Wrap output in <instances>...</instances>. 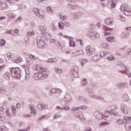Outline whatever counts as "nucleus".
I'll use <instances>...</instances> for the list:
<instances>
[{"label": "nucleus", "mask_w": 131, "mask_h": 131, "mask_svg": "<svg viewBox=\"0 0 131 131\" xmlns=\"http://www.w3.org/2000/svg\"><path fill=\"white\" fill-rule=\"evenodd\" d=\"M33 69L36 71H38V73H36L34 75V78L36 80L46 79L48 78V69L45 68L39 64H35L33 67Z\"/></svg>", "instance_id": "nucleus-1"}, {"label": "nucleus", "mask_w": 131, "mask_h": 131, "mask_svg": "<svg viewBox=\"0 0 131 131\" xmlns=\"http://www.w3.org/2000/svg\"><path fill=\"white\" fill-rule=\"evenodd\" d=\"M11 76L19 79L21 78V71L19 68H13L11 69Z\"/></svg>", "instance_id": "nucleus-2"}, {"label": "nucleus", "mask_w": 131, "mask_h": 131, "mask_svg": "<svg viewBox=\"0 0 131 131\" xmlns=\"http://www.w3.org/2000/svg\"><path fill=\"white\" fill-rule=\"evenodd\" d=\"M121 10L123 11L124 13L126 16H131V11L128 10V7L127 5H122L121 7Z\"/></svg>", "instance_id": "nucleus-3"}, {"label": "nucleus", "mask_w": 131, "mask_h": 131, "mask_svg": "<svg viewBox=\"0 0 131 131\" xmlns=\"http://www.w3.org/2000/svg\"><path fill=\"white\" fill-rule=\"evenodd\" d=\"M95 116L97 119H99V120H101V119H105V120H107V117H108L109 116L106 115V114H105L104 117V115L101 114V113L99 112H96L95 113Z\"/></svg>", "instance_id": "nucleus-4"}, {"label": "nucleus", "mask_w": 131, "mask_h": 131, "mask_svg": "<svg viewBox=\"0 0 131 131\" xmlns=\"http://www.w3.org/2000/svg\"><path fill=\"white\" fill-rule=\"evenodd\" d=\"M33 11L37 15V16H40L41 17H44L45 16V11L41 9H38L37 8H34Z\"/></svg>", "instance_id": "nucleus-5"}, {"label": "nucleus", "mask_w": 131, "mask_h": 131, "mask_svg": "<svg viewBox=\"0 0 131 131\" xmlns=\"http://www.w3.org/2000/svg\"><path fill=\"white\" fill-rule=\"evenodd\" d=\"M37 38V46L40 49H43L45 46H46V43L43 40H40Z\"/></svg>", "instance_id": "nucleus-6"}, {"label": "nucleus", "mask_w": 131, "mask_h": 131, "mask_svg": "<svg viewBox=\"0 0 131 131\" xmlns=\"http://www.w3.org/2000/svg\"><path fill=\"white\" fill-rule=\"evenodd\" d=\"M13 61L14 63H20L21 62V57L19 55H14Z\"/></svg>", "instance_id": "nucleus-7"}, {"label": "nucleus", "mask_w": 131, "mask_h": 131, "mask_svg": "<svg viewBox=\"0 0 131 131\" xmlns=\"http://www.w3.org/2000/svg\"><path fill=\"white\" fill-rule=\"evenodd\" d=\"M37 108L39 110H43V109H47L48 108V105L42 104H39L37 105Z\"/></svg>", "instance_id": "nucleus-8"}, {"label": "nucleus", "mask_w": 131, "mask_h": 131, "mask_svg": "<svg viewBox=\"0 0 131 131\" xmlns=\"http://www.w3.org/2000/svg\"><path fill=\"white\" fill-rule=\"evenodd\" d=\"M85 52L88 56H92V55L93 54V51L91 50V47L90 46H87L85 48Z\"/></svg>", "instance_id": "nucleus-9"}, {"label": "nucleus", "mask_w": 131, "mask_h": 131, "mask_svg": "<svg viewBox=\"0 0 131 131\" xmlns=\"http://www.w3.org/2000/svg\"><path fill=\"white\" fill-rule=\"evenodd\" d=\"M106 40L108 42H115V37L113 36H110L106 38Z\"/></svg>", "instance_id": "nucleus-10"}, {"label": "nucleus", "mask_w": 131, "mask_h": 131, "mask_svg": "<svg viewBox=\"0 0 131 131\" xmlns=\"http://www.w3.org/2000/svg\"><path fill=\"white\" fill-rule=\"evenodd\" d=\"M3 77L5 78V79H6V80H9L11 77V74L9 72H6L3 75Z\"/></svg>", "instance_id": "nucleus-11"}, {"label": "nucleus", "mask_w": 131, "mask_h": 131, "mask_svg": "<svg viewBox=\"0 0 131 131\" xmlns=\"http://www.w3.org/2000/svg\"><path fill=\"white\" fill-rule=\"evenodd\" d=\"M7 57L9 60H14L15 54L12 53H7Z\"/></svg>", "instance_id": "nucleus-12"}, {"label": "nucleus", "mask_w": 131, "mask_h": 131, "mask_svg": "<svg viewBox=\"0 0 131 131\" xmlns=\"http://www.w3.org/2000/svg\"><path fill=\"white\" fill-rule=\"evenodd\" d=\"M105 23L107 25H111V24H112V23H113V20L111 18H106L105 20Z\"/></svg>", "instance_id": "nucleus-13"}, {"label": "nucleus", "mask_w": 131, "mask_h": 131, "mask_svg": "<svg viewBox=\"0 0 131 131\" xmlns=\"http://www.w3.org/2000/svg\"><path fill=\"white\" fill-rule=\"evenodd\" d=\"M124 123H130L131 121V117H126L125 116L123 118Z\"/></svg>", "instance_id": "nucleus-14"}, {"label": "nucleus", "mask_w": 131, "mask_h": 131, "mask_svg": "<svg viewBox=\"0 0 131 131\" xmlns=\"http://www.w3.org/2000/svg\"><path fill=\"white\" fill-rule=\"evenodd\" d=\"M115 109H116V107L115 105H113L107 108V111H108V112H112V111H114Z\"/></svg>", "instance_id": "nucleus-15"}, {"label": "nucleus", "mask_w": 131, "mask_h": 131, "mask_svg": "<svg viewBox=\"0 0 131 131\" xmlns=\"http://www.w3.org/2000/svg\"><path fill=\"white\" fill-rule=\"evenodd\" d=\"M125 128L126 130H130L131 123H126L125 125Z\"/></svg>", "instance_id": "nucleus-16"}, {"label": "nucleus", "mask_w": 131, "mask_h": 131, "mask_svg": "<svg viewBox=\"0 0 131 131\" xmlns=\"http://www.w3.org/2000/svg\"><path fill=\"white\" fill-rule=\"evenodd\" d=\"M92 60L94 62H97L100 60V56L98 55H95L93 58Z\"/></svg>", "instance_id": "nucleus-17"}, {"label": "nucleus", "mask_w": 131, "mask_h": 131, "mask_svg": "<svg viewBox=\"0 0 131 131\" xmlns=\"http://www.w3.org/2000/svg\"><path fill=\"white\" fill-rule=\"evenodd\" d=\"M6 3H7L9 4L10 6H13L14 4H15V1L14 0H5Z\"/></svg>", "instance_id": "nucleus-18"}, {"label": "nucleus", "mask_w": 131, "mask_h": 131, "mask_svg": "<svg viewBox=\"0 0 131 131\" xmlns=\"http://www.w3.org/2000/svg\"><path fill=\"white\" fill-rule=\"evenodd\" d=\"M122 111H123V113H124V114H127L128 113V109L127 108V106L124 107L122 109Z\"/></svg>", "instance_id": "nucleus-19"}, {"label": "nucleus", "mask_w": 131, "mask_h": 131, "mask_svg": "<svg viewBox=\"0 0 131 131\" xmlns=\"http://www.w3.org/2000/svg\"><path fill=\"white\" fill-rule=\"evenodd\" d=\"M12 112H13L12 116L15 117L16 116V108L14 106H11Z\"/></svg>", "instance_id": "nucleus-20"}, {"label": "nucleus", "mask_w": 131, "mask_h": 131, "mask_svg": "<svg viewBox=\"0 0 131 131\" xmlns=\"http://www.w3.org/2000/svg\"><path fill=\"white\" fill-rule=\"evenodd\" d=\"M107 125H109V123L106 122H102V123H100L99 124V127H101V126H106Z\"/></svg>", "instance_id": "nucleus-21"}, {"label": "nucleus", "mask_w": 131, "mask_h": 131, "mask_svg": "<svg viewBox=\"0 0 131 131\" xmlns=\"http://www.w3.org/2000/svg\"><path fill=\"white\" fill-rule=\"evenodd\" d=\"M102 29H103V30H105V31H108L109 30L111 31H113V29H109V28L106 27V26H103Z\"/></svg>", "instance_id": "nucleus-22"}, {"label": "nucleus", "mask_w": 131, "mask_h": 131, "mask_svg": "<svg viewBox=\"0 0 131 131\" xmlns=\"http://www.w3.org/2000/svg\"><path fill=\"white\" fill-rule=\"evenodd\" d=\"M40 30L41 31L43 32V31H47V27L46 26H41L40 27Z\"/></svg>", "instance_id": "nucleus-23"}, {"label": "nucleus", "mask_w": 131, "mask_h": 131, "mask_svg": "<svg viewBox=\"0 0 131 131\" xmlns=\"http://www.w3.org/2000/svg\"><path fill=\"white\" fill-rule=\"evenodd\" d=\"M118 19L119 20H120L121 21H122L123 22H124V21H125V18H124L122 15H119L118 17Z\"/></svg>", "instance_id": "nucleus-24"}, {"label": "nucleus", "mask_w": 131, "mask_h": 131, "mask_svg": "<svg viewBox=\"0 0 131 131\" xmlns=\"http://www.w3.org/2000/svg\"><path fill=\"white\" fill-rule=\"evenodd\" d=\"M6 43V41L4 39H0V47H4Z\"/></svg>", "instance_id": "nucleus-25"}, {"label": "nucleus", "mask_w": 131, "mask_h": 131, "mask_svg": "<svg viewBox=\"0 0 131 131\" xmlns=\"http://www.w3.org/2000/svg\"><path fill=\"white\" fill-rule=\"evenodd\" d=\"M58 27L60 29H63L64 28V24L62 22H60L58 24Z\"/></svg>", "instance_id": "nucleus-26"}, {"label": "nucleus", "mask_w": 131, "mask_h": 131, "mask_svg": "<svg viewBox=\"0 0 131 131\" xmlns=\"http://www.w3.org/2000/svg\"><path fill=\"white\" fill-rule=\"evenodd\" d=\"M5 114L6 116H8V117H11V114L10 113V110H9V108L6 110Z\"/></svg>", "instance_id": "nucleus-27"}, {"label": "nucleus", "mask_w": 131, "mask_h": 131, "mask_svg": "<svg viewBox=\"0 0 131 131\" xmlns=\"http://www.w3.org/2000/svg\"><path fill=\"white\" fill-rule=\"evenodd\" d=\"M69 45H70V47L74 48V47H75V43L74 42L73 40H71L69 42Z\"/></svg>", "instance_id": "nucleus-28"}, {"label": "nucleus", "mask_w": 131, "mask_h": 131, "mask_svg": "<svg viewBox=\"0 0 131 131\" xmlns=\"http://www.w3.org/2000/svg\"><path fill=\"white\" fill-rule=\"evenodd\" d=\"M117 123L118 124H123V123H124V120H122V119H119L117 121Z\"/></svg>", "instance_id": "nucleus-29"}, {"label": "nucleus", "mask_w": 131, "mask_h": 131, "mask_svg": "<svg viewBox=\"0 0 131 131\" xmlns=\"http://www.w3.org/2000/svg\"><path fill=\"white\" fill-rule=\"evenodd\" d=\"M34 34H35V33L34 32V31L28 32L27 33V35L28 36H32V35H34Z\"/></svg>", "instance_id": "nucleus-30"}, {"label": "nucleus", "mask_w": 131, "mask_h": 131, "mask_svg": "<svg viewBox=\"0 0 131 131\" xmlns=\"http://www.w3.org/2000/svg\"><path fill=\"white\" fill-rule=\"evenodd\" d=\"M114 56L113 55H111L110 56L107 57V60L109 61H113L114 60Z\"/></svg>", "instance_id": "nucleus-31"}, {"label": "nucleus", "mask_w": 131, "mask_h": 131, "mask_svg": "<svg viewBox=\"0 0 131 131\" xmlns=\"http://www.w3.org/2000/svg\"><path fill=\"white\" fill-rule=\"evenodd\" d=\"M123 99L124 100V101H128V96H127V95H125L123 96Z\"/></svg>", "instance_id": "nucleus-32"}, {"label": "nucleus", "mask_w": 131, "mask_h": 131, "mask_svg": "<svg viewBox=\"0 0 131 131\" xmlns=\"http://www.w3.org/2000/svg\"><path fill=\"white\" fill-rule=\"evenodd\" d=\"M67 16H66V15H63V16H60V18L61 20V21H64L66 19H67Z\"/></svg>", "instance_id": "nucleus-33"}, {"label": "nucleus", "mask_w": 131, "mask_h": 131, "mask_svg": "<svg viewBox=\"0 0 131 131\" xmlns=\"http://www.w3.org/2000/svg\"><path fill=\"white\" fill-rule=\"evenodd\" d=\"M88 62V60L86 59H83L81 61V64L82 65V66H83V65H84V64H85V63Z\"/></svg>", "instance_id": "nucleus-34"}, {"label": "nucleus", "mask_w": 131, "mask_h": 131, "mask_svg": "<svg viewBox=\"0 0 131 131\" xmlns=\"http://www.w3.org/2000/svg\"><path fill=\"white\" fill-rule=\"evenodd\" d=\"M47 11H48V12H49V13H52V12H53V10H52V8L50 6L47 7Z\"/></svg>", "instance_id": "nucleus-35"}, {"label": "nucleus", "mask_w": 131, "mask_h": 131, "mask_svg": "<svg viewBox=\"0 0 131 131\" xmlns=\"http://www.w3.org/2000/svg\"><path fill=\"white\" fill-rule=\"evenodd\" d=\"M30 58H31L32 59H33V60H37V59H38V58L35 57L34 55H30Z\"/></svg>", "instance_id": "nucleus-36"}, {"label": "nucleus", "mask_w": 131, "mask_h": 131, "mask_svg": "<svg viewBox=\"0 0 131 131\" xmlns=\"http://www.w3.org/2000/svg\"><path fill=\"white\" fill-rule=\"evenodd\" d=\"M56 73H59V74H61V73H62V70L61 69H57L56 71Z\"/></svg>", "instance_id": "nucleus-37"}, {"label": "nucleus", "mask_w": 131, "mask_h": 131, "mask_svg": "<svg viewBox=\"0 0 131 131\" xmlns=\"http://www.w3.org/2000/svg\"><path fill=\"white\" fill-rule=\"evenodd\" d=\"M81 108H82V107H81L80 108L78 107H73L72 108V110H73V111H74V110H79V109H81Z\"/></svg>", "instance_id": "nucleus-38"}, {"label": "nucleus", "mask_w": 131, "mask_h": 131, "mask_svg": "<svg viewBox=\"0 0 131 131\" xmlns=\"http://www.w3.org/2000/svg\"><path fill=\"white\" fill-rule=\"evenodd\" d=\"M63 37H64V38H67L68 39H71V37L69 36L64 35Z\"/></svg>", "instance_id": "nucleus-39"}, {"label": "nucleus", "mask_w": 131, "mask_h": 131, "mask_svg": "<svg viewBox=\"0 0 131 131\" xmlns=\"http://www.w3.org/2000/svg\"><path fill=\"white\" fill-rule=\"evenodd\" d=\"M59 117H61V116L59 115H54V118L57 119V118H59Z\"/></svg>", "instance_id": "nucleus-40"}, {"label": "nucleus", "mask_w": 131, "mask_h": 131, "mask_svg": "<svg viewBox=\"0 0 131 131\" xmlns=\"http://www.w3.org/2000/svg\"><path fill=\"white\" fill-rule=\"evenodd\" d=\"M50 41L51 43H54V42H56V39H51Z\"/></svg>", "instance_id": "nucleus-41"}, {"label": "nucleus", "mask_w": 131, "mask_h": 131, "mask_svg": "<svg viewBox=\"0 0 131 131\" xmlns=\"http://www.w3.org/2000/svg\"><path fill=\"white\" fill-rule=\"evenodd\" d=\"M5 19H6V17L5 16L0 17V21H2V20H5Z\"/></svg>", "instance_id": "nucleus-42"}, {"label": "nucleus", "mask_w": 131, "mask_h": 131, "mask_svg": "<svg viewBox=\"0 0 131 131\" xmlns=\"http://www.w3.org/2000/svg\"><path fill=\"white\" fill-rule=\"evenodd\" d=\"M5 68V66H0V71H2L3 69Z\"/></svg>", "instance_id": "nucleus-43"}, {"label": "nucleus", "mask_w": 131, "mask_h": 131, "mask_svg": "<svg viewBox=\"0 0 131 131\" xmlns=\"http://www.w3.org/2000/svg\"><path fill=\"white\" fill-rule=\"evenodd\" d=\"M83 82H85L83 84V85H85V84H86V79H84L83 80Z\"/></svg>", "instance_id": "nucleus-44"}, {"label": "nucleus", "mask_w": 131, "mask_h": 131, "mask_svg": "<svg viewBox=\"0 0 131 131\" xmlns=\"http://www.w3.org/2000/svg\"><path fill=\"white\" fill-rule=\"evenodd\" d=\"M14 33H19V30L16 29L15 30H14Z\"/></svg>", "instance_id": "nucleus-45"}, {"label": "nucleus", "mask_w": 131, "mask_h": 131, "mask_svg": "<svg viewBox=\"0 0 131 131\" xmlns=\"http://www.w3.org/2000/svg\"><path fill=\"white\" fill-rule=\"evenodd\" d=\"M85 131H92V128H91V127H88Z\"/></svg>", "instance_id": "nucleus-46"}, {"label": "nucleus", "mask_w": 131, "mask_h": 131, "mask_svg": "<svg viewBox=\"0 0 131 131\" xmlns=\"http://www.w3.org/2000/svg\"><path fill=\"white\" fill-rule=\"evenodd\" d=\"M107 35H110V33L109 32H105L104 33V36H107Z\"/></svg>", "instance_id": "nucleus-47"}, {"label": "nucleus", "mask_w": 131, "mask_h": 131, "mask_svg": "<svg viewBox=\"0 0 131 131\" xmlns=\"http://www.w3.org/2000/svg\"><path fill=\"white\" fill-rule=\"evenodd\" d=\"M78 41H79L80 46H82V40H78Z\"/></svg>", "instance_id": "nucleus-48"}, {"label": "nucleus", "mask_w": 131, "mask_h": 131, "mask_svg": "<svg viewBox=\"0 0 131 131\" xmlns=\"http://www.w3.org/2000/svg\"><path fill=\"white\" fill-rule=\"evenodd\" d=\"M126 30H127L128 31H131V27H127L126 28Z\"/></svg>", "instance_id": "nucleus-49"}, {"label": "nucleus", "mask_w": 131, "mask_h": 131, "mask_svg": "<svg viewBox=\"0 0 131 131\" xmlns=\"http://www.w3.org/2000/svg\"><path fill=\"white\" fill-rule=\"evenodd\" d=\"M111 6L112 8H115V3H112Z\"/></svg>", "instance_id": "nucleus-50"}, {"label": "nucleus", "mask_w": 131, "mask_h": 131, "mask_svg": "<svg viewBox=\"0 0 131 131\" xmlns=\"http://www.w3.org/2000/svg\"><path fill=\"white\" fill-rule=\"evenodd\" d=\"M20 103H17L16 105V108H20Z\"/></svg>", "instance_id": "nucleus-51"}, {"label": "nucleus", "mask_w": 131, "mask_h": 131, "mask_svg": "<svg viewBox=\"0 0 131 131\" xmlns=\"http://www.w3.org/2000/svg\"><path fill=\"white\" fill-rule=\"evenodd\" d=\"M2 91H3V92H6V89L2 88V89L0 90L1 93H2Z\"/></svg>", "instance_id": "nucleus-52"}, {"label": "nucleus", "mask_w": 131, "mask_h": 131, "mask_svg": "<svg viewBox=\"0 0 131 131\" xmlns=\"http://www.w3.org/2000/svg\"><path fill=\"white\" fill-rule=\"evenodd\" d=\"M52 27H53V28H52L53 30H55V29H56V27H55V25H52Z\"/></svg>", "instance_id": "nucleus-53"}, {"label": "nucleus", "mask_w": 131, "mask_h": 131, "mask_svg": "<svg viewBox=\"0 0 131 131\" xmlns=\"http://www.w3.org/2000/svg\"><path fill=\"white\" fill-rule=\"evenodd\" d=\"M47 116H43L42 118H39V119H43L44 118H46Z\"/></svg>", "instance_id": "nucleus-54"}, {"label": "nucleus", "mask_w": 131, "mask_h": 131, "mask_svg": "<svg viewBox=\"0 0 131 131\" xmlns=\"http://www.w3.org/2000/svg\"><path fill=\"white\" fill-rule=\"evenodd\" d=\"M128 36H129V34L128 33H126V35L125 36V38H127V37H128Z\"/></svg>", "instance_id": "nucleus-55"}, {"label": "nucleus", "mask_w": 131, "mask_h": 131, "mask_svg": "<svg viewBox=\"0 0 131 131\" xmlns=\"http://www.w3.org/2000/svg\"><path fill=\"white\" fill-rule=\"evenodd\" d=\"M127 76H128V77H131V73H127Z\"/></svg>", "instance_id": "nucleus-56"}, {"label": "nucleus", "mask_w": 131, "mask_h": 131, "mask_svg": "<svg viewBox=\"0 0 131 131\" xmlns=\"http://www.w3.org/2000/svg\"><path fill=\"white\" fill-rule=\"evenodd\" d=\"M30 109H31L32 111L33 110V106L31 105V106H30Z\"/></svg>", "instance_id": "nucleus-57"}, {"label": "nucleus", "mask_w": 131, "mask_h": 131, "mask_svg": "<svg viewBox=\"0 0 131 131\" xmlns=\"http://www.w3.org/2000/svg\"><path fill=\"white\" fill-rule=\"evenodd\" d=\"M96 37H97V38L100 37V35L99 34H96Z\"/></svg>", "instance_id": "nucleus-58"}, {"label": "nucleus", "mask_w": 131, "mask_h": 131, "mask_svg": "<svg viewBox=\"0 0 131 131\" xmlns=\"http://www.w3.org/2000/svg\"><path fill=\"white\" fill-rule=\"evenodd\" d=\"M56 109H62V108H61V107L57 106L56 107Z\"/></svg>", "instance_id": "nucleus-59"}, {"label": "nucleus", "mask_w": 131, "mask_h": 131, "mask_svg": "<svg viewBox=\"0 0 131 131\" xmlns=\"http://www.w3.org/2000/svg\"><path fill=\"white\" fill-rule=\"evenodd\" d=\"M18 131H28V130H27V129H24L22 130H18Z\"/></svg>", "instance_id": "nucleus-60"}, {"label": "nucleus", "mask_w": 131, "mask_h": 131, "mask_svg": "<svg viewBox=\"0 0 131 131\" xmlns=\"http://www.w3.org/2000/svg\"><path fill=\"white\" fill-rule=\"evenodd\" d=\"M4 62V60L2 59H0V63H3Z\"/></svg>", "instance_id": "nucleus-61"}, {"label": "nucleus", "mask_w": 131, "mask_h": 131, "mask_svg": "<svg viewBox=\"0 0 131 131\" xmlns=\"http://www.w3.org/2000/svg\"><path fill=\"white\" fill-rule=\"evenodd\" d=\"M37 1L38 3H41V2H42V1H45V0H37Z\"/></svg>", "instance_id": "nucleus-62"}, {"label": "nucleus", "mask_w": 131, "mask_h": 131, "mask_svg": "<svg viewBox=\"0 0 131 131\" xmlns=\"http://www.w3.org/2000/svg\"><path fill=\"white\" fill-rule=\"evenodd\" d=\"M25 117H30V115H26Z\"/></svg>", "instance_id": "nucleus-63"}, {"label": "nucleus", "mask_w": 131, "mask_h": 131, "mask_svg": "<svg viewBox=\"0 0 131 131\" xmlns=\"http://www.w3.org/2000/svg\"><path fill=\"white\" fill-rule=\"evenodd\" d=\"M49 130V129L48 128H46L43 130V131H48Z\"/></svg>", "instance_id": "nucleus-64"}]
</instances>
